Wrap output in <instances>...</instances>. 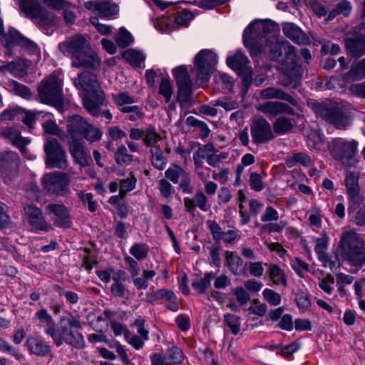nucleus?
Instances as JSON below:
<instances>
[{
	"instance_id": "obj_55",
	"label": "nucleus",
	"mask_w": 365,
	"mask_h": 365,
	"mask_svg": "<svg viewBox=\"0 0 365 365\" xmlns=\"http://www.w3.org/2000/svg\"><path fill=\"white\" fill-rule=\"evenodd\" d=\"M349 202V211L356 209L364 200L361 190L346 193Z\"/></svg>"
},
{
	"instance_id": "obj_49",
	"label": "nucleus",
	"mask_w": 365,
	"mask_h": 365,
	"mask_svg": "<svg viewBox=\"0 0 365 365\" xmlns=\"http://www.w3.org/2000/svg\"><path fill=\"white\" fill-rule=\"evenodd\" d=\"M82 135L88 141L93 143L101 139L102 132L98 128L88 123Z\"/></svg>"
},
{
	"instance_id": "obj_7",
	"label": "nucleus",
	"mask_w": 365,
	"mask_h": 365,
	"mask_svg": "<svg viewBox=\"0 0 365 365\" xmlns=\"http://www.w3.org/2000/svg\"><path fill=\"white\" fill-rule=\"evenodd\" d=\"M331 155L346 166H351L355 163V155L357 150V143L346 140L344 138H333L328 143Z\"/></svg>"
},
{
	"instance_id": "obj_32",
	"label": "nucleus",
	"mask_w": 365,
	"mask_h": 365,
	"mask_svg": "<svg viewBox=\"0 0 365 365\" xmlns=\"http://www.w3.org/2000/svg\"><path fill=\"white\" fill-rule=\"evenodd\" d=\"M261 96L262 98L265 99L276 98L284 100L289 102L294 106H296L297 105V100H295L291 96L284 93L283 91L280 89L273 87L267 88L266 89L262 90L261 91Z\"/></svg>"
},
{
	"instance_id": "obj_35",
	"label": "nucleus",
	"mask_w": 365,
	"mask_h": 365,
	"mask_svg": "<svg viewBox=\"0 0 365 365\" xmlns=\"http://www.w3.org/2000/svg\"><path fill=\"white\" fill-rule=\"evenodd\" d=\"M155 299H165L168 304L167 307L173 311L177 312L178 310L179 306L178 303V299L174 294V292L171 290L160 289H158L154 294Z\"/></svg>"
},
{
	"instance_id": "obj_40",
	"label": "nucleus",
	"mask_w": 365,
	"mask_h": 365,
	"mask_svg": "<svg viewBox=\"0 0 365 365\" xmlns=\"http://www.w3.org/2000/svg\"><path fill=\"white\" fill-rule=\"evenodd\" d=\"M123 58L133 66H140L145 59V55L138 51L128 49L123 53Z\"/></svg>"
},
{
	"instance_id": "obj_59",
	"label": "nucleus",
	"mask_w": 365,
	"mask_h": 365,
	"mask_svg": "<svg viewBox=\"0 0 365 365\" xmlns=\"http://www.w3.org/2000/svg\"><path fill=\"white\" fill-rule=\"evenodd\" d=\"M192 19L193 15L191 12L187 10H182L178 12L173 19L176 24L186 26Z\"/></svg>"
},
{
	"instance_id": "obj_60",
	"label": "nucleus",
	"mask_w": 365,
	"mask_h": 365,
	"mask_svg": "<svg viewBox=\"0 0 365 365\" xmlns=\"http://www.w3.org/2000/svg\"><path fill=\"white\" fill-rule=\"evenodd\" d=\"M113 98L115 104L121 108L130 106L129 105L135 102L133 98L125 92L113 95Z\"/></svg>"
},
{
	"instance_id": "obj_46",
	"label": "nucleus",
	"mask_w": 365,
	"mask_h": 365,
	"mask_svg": "<svg viewBox=\"0 0 365 365\" xmlns=\"http://www.w3.org/2000/svg\"><path fill=\"white\" fill-rule=\"evenodd\" d=\"M149 247L145 243H134L130 249V254L139 261L145 259L148 256Z\"/></svg>"
},
{
	"instance_id": "obj_42",
	"label": "nucleus",
	"mask_w": 365,
	"mask_h": 365,
	"mask_svg": "<svg viewBox=\"0 0 365 365\" xmlns=\"http://www.w3.org/2000/svg\"><path fill=\"white\" fill-rule=\"evenodd\" d=\"M294 127V123L287 118L281 116L273 123L274 131L277 134L283 135Z\"/></svg>"
},
{
	"instance_id": "obj_63",
	"label": "nucleus",
	"mask_w": 365,
	"mask_h": 365,
	"mask_svg": "<svg viewBox=\"0 0 365 365\" xmlns=\"http://www.w3.org/2000/svg\"><path fill=\"white\" fill-rule=\"evenodd\" d=\"M262 294L264 299L272 306H277L281 303V296L272 289H264Z\"/></svg>"
},
{
	"instance_id": "obj_6",
	"label": "nucleus",
	"mask_w": 365,
	"mask_h": 365,
	"mask_svg": "<svg viewBox=\"0 0 365 365\" xmlns=\"http://www.w3.org/2000/svg\"><path fill=\"white\" fill-rule=\"evenodd\" d=\"M314 112L337 129H345L351 123L348 109L341 103L319 104L314 106Z\"/></svg>"
},
{
	"instance_id": "obj_3",
	"label": "nucleus",
	"mask_w": 365,
	"mask_h": 365,
	"mask_svg": "<svg viewBox=\"0 0 365 365\" xmlns=\"http://www.w3.org/2000/svg\"><path fill=\"white\" fill-rule=\"evenodd\" d=\"M58 48L61 52L71 57L73 67L96 68L101 64V58L83 36H73L60 43Z\"/></svg>"
},
{
	"instance_id": "obj_19",
	"label": "nucleus",
	"mask_w": 365,
	"mask_h": 365,
	"mask_svg": "<svg viewBox=\"0 0 365 365\" xmlns=\"http://www.w3.org/2000/svg\"><path fill=\"white\" fill-rule=\"evenodd\" d=\"M24 212L32 230L48 232L51 229V225L45 220L41 210L38 207L29 205L24 207Z\"/></svg>"
},
{
	"instance_id": "obj_33",
	"label": "nucleus",
	"mask_w": 365,
	"mask_h": 365,
	"mask_svg": "<svg viewBox=\"0 0 365 365\" xmlns=\"http://www.w3.org/2000/svg\"><path fill=\"white\" fill-rule=\"evenodd\" d=\"M23 37L15 29H9L6 34L4 29L0 32V41L5 48L9 50L14 46H19Z\"/></svg>"
},
{
	"instance_id": "obj_57",
	"label": "nucleus",
	"mask_w": 365,
	"mask_h": 365,
	"mask_svg": "<svg viewBox=\"0 0 365 365\" xmlns=\"http://www.w3.org/2000/svg\"><path fill=\"white\" fill-rule=\"evenodd\" d=\"M309 222L310 225L314 228H319L322 225V211L321 210L313 206L309 211Z\"/></svg>"
},
{
	"instance_id": "obj_15",
	"label": "nucleus",
	"mask_w": 365,
	"mask_h": 365,
	"mask_svg": "<svg viewBox=\"0 0 365 365\" xmlns=\"http://www.w3.org/2000/svg\"><path fill=\"white\" fill-rule=\"evenodd\" d=\"M165 175L174 184H178L183 193L189 194L192 192L190 173L182 167L173 164L165 172Z\"/></svg>"
},
{
	"instance_id": "obj_24",
	"label": "nucleus",
	"mask_w": 365,
	"mask_h": 365,
	"mask_svg": "<svg viewBox=\"0 0 365 365\" xmlns=\"http://www.w3.org/2000/svg\"><path fill=\"white\" fill-rule=\"evenodd\" d=\"M257 110L266 115L269 118H272L277 115L286 113L294 114V110L287 104L278 101H267L259 104Z\"/></svg>"
},
{
	"instance_id": "obj_47",
	"label": "nucleus",
	"mask_w": 365,
	"mask_h": 365,
	"mask_svg": "<svg viewBox=\"0 0 365 365\" xmlns=\"http://www.w3.org/2000/svg\"><path fill=\"white\" fill-rule=\"evenodd\" d=\"M359 175L357 173L347 172L345 177V186L346 193L358 191L360 189L359 185Z\"/></svg>"
},
{
	"instance_id": "obj_4",
	"label": "nucleus",
	"mask_w": 365,
	"mask_h": 365,
	"mask_svg": "<svg viewBox=\"0 0 365 365\" xmlns=\"http://www.w3.org/2000/svg\"><path fill=\"white\" fill-rule=\"evenodd\" d=\"M74 84L82 92L85 108L91 115H97L100 106L103 103L105 96L96 76L89 72L82 73L75 79Z\"/></svg>"
},
{
	"instance_id": "obj_39",
	"label": "nucleus",
	"mask_w": 365,
	"mask_h": 365,
	"mask_svg": "<svg viewBox=\"0 0 365 365\" xmlns=\"http://www.w3.org/2000/svg\"><path fill=\"white\" fill-rule=\"evenodd\" d=\"M265 265L269 267V276L274 284L287 286L286 277L283 270L279 266L267 264H265Z\"/></svg>"
},
{
	"instance_id": "obj_29",
	"label": "nucleus",
	"mask_w": 365,
	"mask_h": 365,
	"mask_svg": "<svg viewBox=\"0 0 365 365\" xmlns=\"http://www.w3.org/2000/svg\"><path fill=\"white\" fill-rule=\"evenodd\" d=\"M88 121L78 115H74L68 118L67 123V132L71 140L78 139L77 137L82 135L86 127L88 126Z\"/></svg>"
},
{
	"instance_id": "obj_61",
	"label": "nucleus",
	"mask_w": 365,
	"mask_h": 365,
	"mask_svg": "<svg viewBox=\"0 0 365 365\" xmlns=\"http://www.w3.org/2000/svg\"><path fill=\"white\" fill-rule=\"evenodd\" d=\"M173 19L170 17L158 18L155 22V27L161 32H167L173 29L172 23Z\"/></svg>"
},
{
	"instance_id": "obj_54",
	"label": "nucleus",
	"mask_w": 365,
	"mask_h": 365,
	"mask_svg": "<svg viewBox=\"0 0 365 365\" xmlns=\"http://www.w3.org/2000/svg\"><path fill=\"white\" fill-rule=\"evenodd\" d=\"M137 180L133 175L120 182V197H124L127 192L133 190L135 187Z\"/></svg>"
},
{
	"instance_id": "obj_10",
	"label": "nucleus",
	"mask_w": 365,
	"mask_h": 365,
	"mask_svg": "<svg viewBox=\"0 0 365 365\" xmlns=\"http://www.w3.org/2000/svg\"><path fill=\"white\" fill-rule=\"evenodd\" d=\"M43 149L47 166L58 169H66L68 166L66 153L56 139L46 141Z\"/></svg>"
},
{
	"instance_id": "obj_9",
	"label": "nucleus",
	"mask_w": 365,
	"mask_h": 365,
	"mask_svg": "<svg viewBox=\"0 0 365 365\" xmlns=\"http://www.w3.org/2000/svg\"><path fill=\"white\" fill-rule=\"evenodd\" d=\"M194 63L197 80L205 83L214 71L217 56L212 51L203 49L196 55Z\"/></svg>"
},
{
	"instance_id": "obj_34",
	"label": "nucleus",
	"mask_w": 365,
	"mask_h": 365,
	"mask_svg": "<svg viewBox=\"0 0 365 365\" xmlns=\"http://www.w3.org/2000/svg\"><path fill=\"white\" fill-rule=\"evenodd\" d=\"M29 67L28 61L26 60H19L15 62H10L6 65L0 66V71H9L16 77H22L26 74Z\"/></svg>"
},
{
	"instance_id": "obj_52",
	"label": "nucleus",
	"mask_w": 365,
	"mask_h": 365,
	"mask_svg": "<svg viewBox=\"0 0 365 365\" xmlns=\"http://www.w3.org/2000/svg\"><path fill=\"white\" fill-rule=\"evenodd\" d=\"M224 320L233 334L239 333L241 325L240 317L232 314H225L224 315Z\"/></svg>"
},
{
	"instance_id": "obj_37",
	"label": "nucleus",
	"mask_w": 365,
	"mask_h": 365,
	"mask_svg": "<svg viewBox=\"0 0 365 365\" xmlns=\"http://www.w3.org/2000/svg\"><path fill=\"white\" fill-rule=\"evenodd\" d=\"M313 162L311 158L305 153H297L292 156H289L285 160V164L288 168H292L297 164H300L304 167H309Z\"/></svg>"
},
{
	"instance_id": "obj_18",
	"label": "nucleus",
	"mask_w": 365,
	"mask_h": 365,
	"mask_svg": "<svg viewBox=\"0 0 365 365\" xmlns=\"http://www.w3.org/2000/svg\"><path fill=\"white\" fill-rule=\"evenodd\" d=\"M183 360L184 354L177 346L169 349L165 355L155 353L150 356L151 365H182Z\"/></svg>"
},
{
	"instance_id": "obj_5",
	"label": "nucleus",
	"mask_w": 365,
	"mask_h": 365,
	"mask_svg": "<svg viewBox=\"0 0 365 365\" xmlns=\"http://www.w3.org/2000/svg\"><path fill=\"white\" fill-rule=\"evenodd\" d=\"M338 255L357 269L365 263V247L363 240L352 230L344 232L337 249Z\"/></svg>"
},
{
	"instance_id": "obj_41",
	"label": "nucleus",
	"mask_w": 365,
	"mask_h": 365,
	"mask_svg": "<svg viewBox=\"0 0 365 365\" xmlns=\"http://www.w3.org/2000/svg\"><path fill=\"white\" fill-rule=\"evenodd\" d=\"M161 140V136L155 127L149 126L144 130L143 142L147 147H157L155 145Z\"/></svg>"
},
{
	"instance_id": "obj_48",
	"label": "nucleus",
	"mask_w": 365,
	"mask_h": 365,
	"mask_svg": "<svg viewBox=\"0 0 365 365\" xmlns=\"http://www.w3.org/2000/svg\"><path fill=\"white\" fill-rule=\"evenodd\" d=\"M115 159L118 165H127L133 161V155L128 153L125 146L120 145L118 148L115 153Z\"/></svg>"
},
{
	"instance_id": "obj_43",
	"label": "nucleus",
	"mask_w": 365,
	"mask_h": 365,
	"mask_svg": "<svg viewBox=\"0 0 365 365\" xmlns=\"http://www.w3.org/2000/svg\"><path fill=\"white\" fill-rule=\"evenodd\" d=\"M152 154V165L158 170H163L167 164V159L164 157L161 149L159 147L150 148Z\"/></svg>"
},
{
	"instance_id": "obj_50",
	"label": "nucleus",
	"mask_w": 365,
	"mask_h": 365,
	"mask_svg": "<svg viewBox=\"0 0 365 365\" xmlns=\"http://www.w3.org/2000/svg\"><path fill=\"white\" fill-rule=\"evenodd\" d=\"M329 245V237L326 233H323L321 237L315 240L314 251L318 258L327 255V250Z\"/></svg>"
},
{
	"instance_id": "obj_21",
	"label": "nucleus",
	"mask_w": 365,
	"mask_h": 365,
	"mask_svg": "<svg viewBox=\"0 0 365 365\" xmlns=\"http://www.w3.org/2000/svg\"><path fill=\"white\" fill-rule=\"evenodd\" d=\"M19 1L20 8L26 16L38 20L43 24L46 23V11L41 7L37 0H19Z\"/></svg>"
},
{
	"instance_id": "obj_11",
	"label": "nucleus",
	"mask_w": 365,
	"mask_h": 365,
	"mask_svg": "<svg viewBox=\"0 0 365 365\" xmlns=\"http://www.w3.org/2000/svg\"><path fill=\"white\" fill-rule=\"evenodd\" d=\"M71 178L63 172L46 173L42 179L43 188L50 193L64 196L70 194Z\"/></svg>"
},
{
	"instance_id": "obj_31",
	"label": "nucleus",
	"mask_w": 365,
	"mask_h": 365,
	"mask_svg": "<svg viewBox=\"0 0 365 365\" xmlns=\"http://www.w3.org/2000/svg\"><path fill=\"white\" fill-rule=\"evenodd\" d=\"M225 265L235 276L240 275L242 272L243 261L236 252H225Z\"/></svg>"
},
{
	"instance_id": "obj_64",
	"label": "nucleus",
	"mask_w": 365,
	"mask_h": 365,
	"mask_svg": "<svg viewBox=\"0 0 365 365\" xmlns=\"http://www.w3.org/2000/svg\"><path fill=\"white\" fill-rule=\"evenodd\" d=\"M125 341L135 349L139 350L143 347L145 341L148 340L144 339L142 336L132 334L130 331L126 336Z\"/></svg>"
},
{
	"instance_id": "obj_26",
	"label": "nucleus",
	"mask_w": 365,
	"mask_h": 365,
	"mask_svg": "<svg viewBox=\"0 0 365 365\" xmlns=\"http://www.w3.org/2000/svg\"><path fill=\"white\" fill-rule=\"evenodd\" d=\"M183 201L185 210L190 213H193L196 207L203 212L210 209L207 198L202 191H197L193 198L184 197Z\"/></svg>"
},
{
	"instance_id": "obj_62",
	"label": "nucleus",
	"mask_w": 365,
	"mask_h": 365,
	"mask_svg": "<svg viewBox=\"0 0 365 365\" xmlns=\"http://www.w3.org/2000/svg\"><path fill=\"white\" fill-rule=\"evenodd\" d=\"M249 185L250 188L256 192H260L264 187L261 175L257 173H250Z\"/></svg>"
},
{
	"instance_id": "obj_28",
	"label": "nucleus",
	"mask_w": 365,
	"mask_h": 365,
	"mask_svg": "<svg viewBox=\"0 0 365 365\" xmlns=\"http://www.w3.org/2000/svg\"><path fill=\"white\" fill-rule=\"evenodd\" d=\"M88 9H94L98 11L100 16L103 18H111L117 15L119 12L118 6L110 2L93 3L88 1L85 4Z\"/></svg>"
},
{
	"instance_id": "obj_56",
	"label": "nucleus",
	"mask_w": 365,
	"mask_h": 365,
	"mask_svg": "<svg viewBox=\"0 0 365 365\" xmlns=\"http://www.w3.org/2000/svg\"><path fill=\"white\" fill-rule=\"evenodd\" d=\"M7 212L8 207L0 201V230H6L11 227V221Z\"/></svg>"
},
{
	"instance_id": "obj_16",
	"label": "nucleus",
	"mask_w": 365,
	"mask_h": 365,
	"mask_svg": "<svg viewBox=\"0 0 365 365\" xmlns=\"http://www.w3.org/2000/svg\"><path fill=\"white\" fill-rule=\"evenodd\" d=\"M250 131L252 141L256 144L267 143L274 138L270 123L262 117L252 121Z\"/></svg>"
},
{
	"instance_id": "obj_53",
	"label": "nucleus",
	"mask_w": 365,
	"mask_h": 365,
	"mask_svg": "<svg viewBox=\"0 0 365 365\" xmlns=\"http://www.w3.org/2000/svg\"><path fill=\"white\" fill-rule=\"evenodd\" d=\"M159 93L164 97L167 103L170 101L173 90L172 84L168 78H162L159 86Z\"/></svg>"
},
{
	"instance_id": "obj_13",
	"label": "nucleus",
	"mask_w": 365,
	"mask_h": 365,
	"mask_svg": "<svg viewBox=\"0 0 365 365\" xmlns=\"http://www.w3.org/2000/svg\"><path fill=\"white\" fill-rule=\"evenodd\" d=\"M227 64L232 70L238 73L242 77V82L245 87L250 85L252 81V68L247 58L240 51L227 58Z\"/></svg>"
},
{
	"instance_id": "obj_44",
	"label": "nucleus",
	"mask_w": 365,
	"mask_h": 365,
	"mask_svg": "<svg viewBox=\"0 0 365 365\" xmlns=\"http://www.w3.org/2000/svg\"><path fill=\"white\" fill-rule=\"evenodd\" d=\"M115 40L119 47L125 48L133 42L134 38L126 29L121 27L115 35Z\"/></svg>"
},
{
	"instance_id": "obj_20",
	"label": "nucleus",
	"mask_w": 365,
	"mask_h": 365,
	"mask_svg": "<svg viewBox=\"0 0 365 365\" xmlns=\"http://www.w3.org/2000/svg\"><path fill=\"white\" fill-rule=\"evenodd\" d=\"M361 26L354 31L356 34L353 37L346 39L345 43L348 52L354 57H360L365 54V34Z\"/></svg>"
},
{
	"instance_id": "obj_17",
	"label": "nucleus",
	"mask_w": 365,
	"mask_h": 365,
	"mask_svg": "<svg viewBox=\"0 0 365 365\" xmlns=\"http://www.w3.org/2000/svg\"><path fill=\"white\" fill-rule=\"evenodd\" d=\"M84 144L81 138L73 139L68 143V150L73 163L78 165L80 168L88 167L91 160Z\"/></svg>"
},
{
	"instance_id": "obj_27",
	"label": "nucleus",
	"mask_w": 365,
	"mask_h": 365,
	"mask_svg": "<svg viewBox=\"0 0 365 365\" xmlns=\"http://www.w3.org/2000/svg\"><path fill=\"white\" fill-rule=\"evenodd\" d=\"M282 31L287 38L295 43L307 44L309 43V38L299 26L293 23H283Z\"/></svg>"
},
{
	"instance_id": "obj_25",
	"label": "nucleus",
	"mask_w": 365,
	"mask_h": 365,
	"mask_svg": "<svg viewBox=\"0 0 365 365\" xmlns=\"http://www.w3.org/2000/svg\"><path fill=\"white\" fill-rule=\"evenodd\" d=\"M1 136L8 139L11 143L18 148L22 153L26 151V146L31 142L28 138L23 137L16 127H8L2 130Z\"/></svg>"
},
{
	"instance_id": "obj_2",
	"label": "nucleus",
	"mask_w": 365,
	"mask_h": 365,
	"mask_svg": "<svg viewBox=\"0 0 365 365\" xmlns=\"http://www.w3.org/2000/svg\"><path fill=\"white\" fill-rule=\"evenodd\" d=\"M82 328L83 322L81 317L78 314H69L61 317L56 326L47 327L45 333L51 337L58 347L66 343L81 349L84 346L85 341L83 335L78 331Z\"/></svg>"
},
{
	"instance_id": "obj_14",
	"label": "nucleus",
	"mask_w": 365,
	"mask_h": 365,
	"mask_svg": "<svg viewBox=\"0 0 365 365\" xmlns=\"http://www.w3.org/2000/svg\"><path fill=\"white\" fill-rule=\"evenodd\" d=\"M173 73L178 86V101L180 103L190 101L192 93V82L187 68L180 66L173 70Z\"/></svg>"
},
{
	"instance_id": "obj_45",
	"label": "nucleus",
	"mask_w": 365,
	"mask_h": 365,
	"mask_svg": "<svg viewBox=\"0 0 365 365\" xmlns=\"http://www.w3.org/2000/svg\"><path fill=\"white\" fill-rule=\"evenodd\" d=\"M186 124L189 126L197 128L200 130V135L202 138H206L210 134V129L207 125L193 116H189L186 119Z\"/></svg>"
},
{
	"instance_id": "obj_51",
	"label": "nucleus",
	"mask_w": 365,
	"mask_h": 365,
	"mask_svg": "<svg viewBox=\"0 0 365 365\" xmlns=\"http://www.w3.org/2000/svg\"><path fill=\"white\" fill-rule=\"evenodd\" d=\"M120 111L128 114V118L131 121L141 119L144 113L142 108L138 106H125L120 108Z\"/></svg>"
},
{
	"instance_id": "obj_30",
	"label": "nucleus",
	"mask_w": 365,
	"mask_h": 365,
	"mask_svg": "<svg viewBox=\"0 0 365 365\" xmlns=\"http://www.w3.org/2000/svg\"><path fill=\"white\" fill-rule=\"evenodd\" d=\"M363 78H365V58L352 66L344 76V81L339 82L338 85L343 87L346 82L359 81Z\"/></svg>"
},
{
	"instance_id": "obj_8",
	"label": "nucleus",
	"mask_w": 365,
	"mask_h": 365,
	"mask_svg": "<svg viewBox=\"0 0 365 365\" xmlns=\"http://www.w3.org/2000/svg\"><path fill=\"white\" fill-rule=\"evenodd\" d=\"M40 101L54 106L62 103V81L53 75L43 80L38 88Z\"/></svg>"
},
{
	"instance_id": "obj_38",
	"label": "nucleus",
	"mask_w": 365,
	"mask_h": 365,
	"mask_svg": "<svg viewBox=\"0 0 365 365\" xmlns=\"http://www.w3.org/2000/svg\"><path fill=\"white\" fill-rule=\"evenodd\" d=\"M214 277L213 272H207L203 277L195 278L192 282V286L198 294H203L210 286Z\"/></svg>"
},
{
	"instance_id": "obj_1",
	"label": "nucleus",
	"mask_w": 365,
	"mask_h": 365,
	"mask_svg": "<svg viewBox=\"0 0 365 365\" xmlns=\"http://www.w3.org/2000/svg\"><path fill=\"white\" fill-rule=\"evenodd\" d=\"M269 32V24L267 22L255 21L244 31V44L253 55L268 51L272 58H277L284 54L286 60L283 68L282 84L295 88L301 79L302 68L296 62L294 47L287 41L273 42L264 40Z\"/></svg>"
},
{
	"instance_id": "obj_36",
	"label": "nucleus",
	"mask_w": 365,
	"mask_h": 365,
	"mask_svg": "<svg viewBox=\"0 0 365 365\" xmlns=\"http://www.w3.org/2000/svg\"><path fill=\"white\" fill-rule=\"evenodd\" d=\"M307 145L309 149L317 151L324 149L323 135L319 131L310 129L307 132Z\"/></svg>"
},
{
	"instance_id": "obj_22",
	"label": "nucleus",
	"mask_w": 365,
	"mask_h": 365,
	"mask_svg": "<svg viewBox=\"0 0 365 365\" xmlns=\"http://www.w3.org/2000/svg\"><path fill=\"white\" fill-rule=\"evenodd\" d=\"M48 215H53L54 223L58 227H68L71 226V219L68 211L62 204L51 203L46 207Z\"/></svg>"
},
{
	"instance_id": "obj_23",
	"label": "nucleus",
	"mask_w": 365,
	"mask_h": 365,
	"mask_svg": "<svg viewBox=\"0 0 365 365\" xmlns=\"http://www.w3.org/2000/svg\"><path fill=\"white\" fill-rule=\"evenodd\" d=\"M26 346L31 354L46 356L51 353V346L40 336H29L26 340Z\"/></svg>"
},
{
	"instance_id": "obj_12",
	"label": "nucleus",
	"mask_w": 365,
	"mask_h": 365,
	"mask_svg": "<svg viewBox=\"0 0 365 365\" xmlns=\"http://www.w3.org/2000/svg\"><path fill=\"white\" fill-rule=\"evenodd\" d=\"M20 159L16 152L7 150L0 153V170L6 184L11 183L18 175Z\"/></svg>"
},
{
	"instance_id": "obj_58",
	"label": "nucleus",
	"mask_w": 365,
	"mask_h": 365,
	"mask_svg": "<svg viewBox=\"0 0 365 365\" xmlns=\"http://www.w3.org/2000/svg\"><path fill=\"white\" fill-rule=\"evenodd\" d=\"M11 86L15 94L25 99H29L31 97V92L30 89L25 85L14 81L11 83Z\"/></svg>"
}]
</instances>
